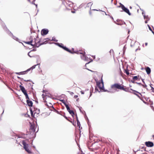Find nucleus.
Here are the masks:
<instances>
[{"label": "nucleus", "instance_id": "36", "mask_svg": "<svg viewBox=\"0 0 154 154\" xmlns=\"http://www.w3.org/2000/svg\"><path fill=\"white\" fill-rule=\"evenodd\" d=\"M52 108H53L54 109V110L56 112H57V113H59V112H58V111H57V110L56 109H55L54 108V107H53V106H52Z\"/></svg>", "mask_w": 154, "mask_h": 154}, {"label": "nucleus", "instance_id": "53", "mask_svg": "<svg viewBox=\"0 0 154 154\" xmlns=\"http://www.w3.org/2000/svg\"><path fill=\"white\" fill-rule=\"evenodd\" d=\"M82 108L81 107H80L79 108V109L81 111V109H82Z\"/></svg>", "mask_w": 154, "mask_h": 154}, {"label": "nucleus", "instance_id": "49", "mask_svg": "<svg viewBox=\"0 0 154 154\" xmlns=\"http://www.w3.org/2000/svg\"><path fill=\"white\" fill-rule=\"evenodd\" d=\"M35 42V38L33 40V42L32 43V44H34Z\"/></svg>", "mask_w": 154, "mask_h": 154}, {"label": "nucleus", "instance_id": "33", "mask_svg": "<svg viewBox=\"0 0 154 154\" xmlns=\"http://www.w3.org/2000/svg\"><path fill=\"white\" fill-rule=\"evenodd\" d=\"M95 90L96 91H98L99 92H100V91H99V90L97 87H96L95 88Z\"/></svg>", "mask_w": 154, "mask_h": 154}, {"label": "nucleus", "instance_id": "21", "mask_svg": "<svg viewBox=\"0 0 154 154\" xmlns=\"http://www.w3.org/2000/svg\"><path fill=\"white\" fill-rule=\"evenodd\" d=\"M64 50L70 53H73L70 50H69V49H68L66 47H64Z\"/></svg>", "mask_w": 154, "mask_h": 154}, {"label": "nucleus", "instance_id": "58", "mask_svg": "<svg viewBox=\"0 0 154 154\" xmlns=\"http://www.w3.org/2000/svg\"><path fill=\"white\" fill-rule=\"evenodd\" d=\"M142 81H143V82L145 84V82H144V81L143 80V79H142Z\"/></svg>", "mask_w": 154, "mask_h": 154}, {"label": "nucleus", "instance_id": "55", "mask_svg": "<svg viewBox=\"0 0 154 154\" xmlns=\"http://www.w3.org/2000/svg\"><path fill=\"white\" fill-rule=\"evenodd\" d=\"M153 33V34H154V32L152 30V31H151Z\"/></svg>", "mask_w": 154, "mask_h": 154}, {"label": "nucleus", "instance_id": "41", "mask_svg": "<svg viewBox=\"0 0 154 154\" xmlns=\"http://www.w3.org/2000/svg\"><path fill=\"white\" fill-rule=\"evenodd\" d=\"M61 101H62V102L64 104V103H65V101L64 100H61Z\"/></svg>", "mask_w": 154, "mask_h": 154}, {"label": "nucleus", "instance_id": "61", "mask_svg": "<svg viewBox=\"0 0 154 154\" xmlns=\"http://www.w3.org/2000/svg\"><path fill=\"white\" fill-rule=\"evenodd\" d=\"M90 62H88V63H86L85 65H86L87 64H88L89 63H90Z\"/></svg>", "mask_w": 154, "mask_h": 154}, {"label": "nucleus", "instance_id": "7", "mask_svg": "<svg viewBox=\"0 0 154 154\" xmlns=\"http://www.w3.org/2000/svg\"><path fill=\"white\" fill-rule=\"evenodd\" d=\"M65 5L66 7H71L72 6V3L71 2L67 1L65 2Z\"/></svg>", "mask_w": 154, "mask_h": 154}, {"label": "nucleus", "instance_id": "25", "mask_svg": "<svg viewBox=\"0 0 154 154\" xmlns=\"http://www.w3.org/2000/svg\"><path fill=\"white\" fill-rule=\"evenodd\" d=\"M131 89L134 92V94L136 95H137V94H136L137 93H139L140 94H141L140 93H139V92H138V91H135V90H133L132 89Z\"/></svg>", "mask_w": 154, "mask_h": 154}, {"label": "nucleus", "instance_id": "16", "mask_svg": "<svg viewBox=\"0 0 154 154\" xmlns=\"http://www.w3.org/2000/svg\"><path fill=\"white\" fill-rule=\"evenodd\" d=\"M146 70L148 74L149 75L150 74L151 72V69L149 67H147L146 68Z\"/></svg>", "mask_w": 154, "mask_h": 154}, {"label": "nucleus", "instance_id": "5", "mask_svg": "<svg viewBox=\"0 0 154 154\" xmlns=\"http://www.w3.org/2000/svg\"><path fill=\"white\" fill-rule=\"evenodd\" d=\"M22 143L24 146V148L26 151L28 153H31V151L28 148V144H26L24 140L23 141Z\"/></svg>", "mask_w": 154, "mask_h": 154}, {"label": "nucleus", "instance_id": "44", "mask_svg": "<svg viewBox=\"0 0 154 154\" xmlns=\"http://www.w3.org/2000/svg\"><path fill=\"white\" fill-rule=\"evenodd\" d=\"M81 92L82 94H84V93L83 91H81Z\"/></svg>", "mask_w": 154, "mask_h": 154}, {"label": "nucleus", "instance_id": "23", "mask_svg": "<svg viewBox=\"0 0 154 154\" xmlns=\"http://www.w3.org/2000/svg\"><path fill=\"white\" fill-rule=\"evenodd\" d=\"M64 104L65 105L66 107L67 110H69V109H70V108L68 105L66 104V103H64Z\"/></svg>", "mask_w": 154, "mask_h": 154}, {"label": "nucleus", "instance_id": "6", "mask_svg": "<svg viewBox=\"0 0 154 154\" xmlns=\"http://www.w3.org/2000/svg\"><path fill=\"white\" fill-rule=\"evenodd\" d=\"M101 80V82H97V86L98 88H100V91L103 89V83L102 79Z\"/></svg>", "mask_w": 154, "mask_h": 154}, {"label": "nucleus", "instance_id": "15", "mask_svg": "<svg viewBox=\"0 0 154 154\" xmlns=\"http://www.w3.org/2000/svg\"><path fill=\"white\" fill-rule=\"evenodd\" d=\"M54 44L62 48L63 49H64V47H64L63 45L62 44H60L58 43H54Z\"/></svg>", "mask_w": 154, "mask_h": 154}, {"label": "nucleus", "instance_id": "64", "mask_svg": "<svg viewBox=\"0 0 154 154\" xmlns=\"http://www.w3.org/2000/svg\"><path fill=\"white\" fill-rule=\"evenodd\" d=\"M130 9H131V8H132V7H131V6H130Z\"/></svg>", "mask_w": 154, "mask_h": 154}, {"label": "nucleus", "instance_id": "59", "mask_svg": "<svg viewBox=\"0 0 154 154\" xmlns=\"http://www.w3.org/2000/svg\"><path fill=\"white\" fill-rule=\"evenodd\" d=\"M37 111L38 112H39V109H38L37 110ZM39 113V112H38V113Z\"/></svg>", "mask_w": 154, "mask_h": 154}, {"label": "nucleus", "instance_id": "17", "mask_svg": "<svg viewBox=\"0 0 154 154\" xmlns=\"http://www.w3.org/2000/svg\"><path fill=\"white\" fill-rule=\"evenodd\" d=\"M142 14L145 20H149V17L148 15L146 16L145 14H144V13L143 12H142Z\"/></svg>", "mask_w": 154, "mask_h": 154}, {"label": "nucleus", "instance_id": "8", "mask_svg": "<svg viewBox=\"0 0 154 154\" xmlns=\"http://www.w3.org/2000/svg\"><path fill=\"white\" fill-rule=\"evenodd\" d=\"M30 131L31 132H35V126L34 124H32L31 125L30 128Z\"/></svg>", "mask_w": 154, "mask_h": 154}, {"label": "nucleus", "instance_id": "22", "mask_svg": "<svg viewBox=\"0 0 154 154\" xmlns=\"http://www.w3.org/2000/svg\"><path fill=\"white\" fill-rule=\"evenodd\" d=\"M139 76L138 75L133 76L132 79L133 80L135 81L137 80L138 79V77Z\"/></svg>", "mask_w": 154, "mask_h": 154}, {"label": "nucleus", "instance_id": "47", "mask_svg": "<svg viewBox=\"0 0 154 154\" xmlns=\"http://www.w3.org/2000/svg\"><path fill=\"white\" fill-rule=\"evenodd\" d=\"M90 97L91 95H92V93H91V91H90Z\"/></svg>", "mask_w": 154, "mask_h": 154}, {"label": "nucleus", "instance_id": "2", "mask_svg": "<svg viewBox=\"0 0 154 154\" xmlns=\"http://www.w3.org/2000/svg\"><path fill=\"white\" fill-rule=\"evenodd\" d=\"M111 88H115L123 90L125 91H126L124 87L123 86H121V85L119 84H115L111 85Z\"/></svg>", "mask_w": 154, "mask_h": 154}, {"label": "nucleus", "instance_id": "4", "mask_svg": "<svg viewBox=\"0 0 154 154\" xmlns=\"http://www.w3.org/2000/svg\"><path fill=\"white\" fill-rule=\"evenodd\" d=\"M40 40H38L36 38H35V42L33 44V45L36 47H38L40 46L45 44V42L40 44Z\"/></svg>", "mask_w": 154, "mask_h": 154}, {"label": "nucleus", "instance_id": "26", "mask_svg": "<svg viewBox=\"0 0 154 154\" xmlns=\"http://www.w3.org/2000/svg\"><path fill=\"white\" fill-rule=\"evenodd\" d=\"M51 40H52V41H54L56 42H57L58 41V40H57L55 38H54V37H53L52 38V39Z\"/></svg>", "mask_w": 154, "mask_h": 154}, {"label": "nucleus", "instance_id": "40", "mask_svg": "<svg viewBox=\"0 0 154 154\" xmlns=\"http://www.w3.org/2000/svg\"><path fill=\"white\" fill-rule=\"evenodd\" d=\"M134 81L135 80H134L132 79V80H131V81L133 83H136V82H134Z\"/></svg>", "mask_w": 154, "mask_h": 154}, {"label": "nucleus", "instance_id": "34", "mask_svg": "<svg viewBox=\"0 0 154 154\" xmlns=\"http://www.w3.org/2000/svg\"><path fill=\"white\" fill-rule=\"evenodd\" d=\"M147 26L148 27L149 29V30L150 31H152V29L151 28L150 26L149 25H148Z\"/></svg>", "mask_w": 154, "mask_h": 154}, {"label": "nucleus", "instance_id": "27", "mask_svg": "<svg viewBox=\"0 0 154 154\" xmlns=\"http://www.w3.org/2000/svg\"><path fill=\"white\" fill-rule=\"evenodd\" d=\"M26 72V71H24V72H17V73H16V74H18V75H20V73H23V74H25V73Z\"/></svg>", "mask_w": 154, "mask_h": 154}, {"label": "nucleus", "instance_id": "31", "mask_svg": "<svg viewBox=\"0 0 154 154\" xmlns=\"http://www.w3.org/2000/svg\"><path fill=\"white\" fill-rule=\"evenodd\" d=\"M125 73L127 75H129V72L128 70H125Z\"/></svg>", "mask_w": 154, "mask_h": 154}, {"label": "nucleus", "instance_id": "62", "mask_svg": "<svg viewBox=\"0 0 154 154\" xmlns=\"http://www.w3.org/2000/svg\"><path fill=\"white\" fill-rule=\"evenodd\" d=\"M69 92H70V91H69ZM70 94H71H71H73V93L72 92H70Z\"/></svg>", "mask_w": 154, "mask_h": 154}, {"label": "nucleus", "instance_id": "56", "mask_svg": "<svg viewBox=\"0 0 154 154\" xmlns=\"http://www.w3.org/2000/svg\"><path fill=\"white\" fill-rule=\"evenodd\" d=\"M153 33V34H154V32L152 30V31H151Z\"/></svg>", "mask_w": 154, "mask_h": 154}, {"label": "nucleus", "instance_id": "32", "mask_svg": "<svg viewBox=\"0 0 154 154\" xmlns=\"http://www.w3.org/2000/svg\"><path fill=\"white\" fill-rule=\"evenodd\" d=\"M37 62L38 63L40 62V59L39 57H38V58L37 60Z\"/></svg>", "mask_w": 154, "mask_h": 154}, {"label": "nucleus", "instance_id": "18", "mask_svg": "<svg viewBox=\"0 0 154 154\" xmlns=\"http://www.w3.org/2000/svg\"><path fill=\"white\" fill-rule=\"evenodd\" d=\"M77 126H79V128L80 129V127L81 126V125L80 124V122L79 120L78 119L77 117Z\"/></svg>", "mask_w": 154, "mask_h": 154}, {"label": "nucleus", "instance_id": "60", "mask_svg": "<svg viewBox=\"0 0 154 154\" xmlns=\"http://www.w3.org/2000/svg\"><path fill=\"white\" fill-rule=\"evenodd\" d=\"M113 0H111V3H112Z\"/></svg>", "mask_w": 154, "mask_h": 154}, {"label": "nucleus", "instance_id": "29", "mask_svg": "<svg viewBox=\"0 0 154 154\" xmlns=\"http://www.w3.org/2000/svg\"><path fill=\"white\" fill-rule=\"evenodd\" d=\"M25 95V96L26 98V99H27V100H29V98L28 97L27 94H26Z\"/></svg>", "mask_w": 154, "mask_h": 154}, {"label": "nucleus", "instance_id": "46", "mask_svg": "<svg viewBox=\"0 0 154 154\" xmlns=\"http://www.w3.org/2000/svg\"><path fill=\"white\" fill-rule=\"evenodd\" d=\"M148 20H145V23H147V21Z\"/></svg>", "mask_w": 154, "mask_h": 154}, {"label": "nucleus", "instance_id": "9", "mask_svg": "<svg viewBox=\"0 0 154 154\" xmlns=\"http://www.w3.org/2000/svg\"><path fill=\"white\" fill-rule=\"evenodd\" d=\"M145 145L148 147H151L153 146V143L151 142L148 141L145 142Z\"/></svg>", "mask_w": 154, "mask_h": 154}, {"label": "nucleus", "instance_id": "24", "mask_svg": "<svg viewBox=\"0 0 154 154\" xmlns=\"http://www.w3.org/2000/svg\"><path fill=\"white\" fill-rule=\"evenodd\" d=\"M30 112H31V114L32 115H32H33V112H34V113H36V112H35V111H32V110L31 109V108H30Z\"/></svg>", "mask_w": 154, "mask_h": 154}, {"label": "nucleus", "instance_id": "43", "mask_svg": "<svg viewBox=\"0 0 154 154\" xmlns=\"http://www.w3.org/2000/svg\"><path fill=\"white\" fill-rule=\"evenodd\" d=\"M78 97V96L77 95H75L74 96V97L75 98H77Z\"/></svg>", "mask_w": 154, "mask_h": 154}, {"label": "nucleus", "instance_id": "57", "mask_svg": "<svg viewBox=\"0 0 154 154\" xmlns=\"http://www.w3.org/2000/svg\"><path fill=\"white\" fill-rule=\"evenodd\" d=\"M92 57L94 58H95V56H92Z\"/></svg>", "mask_w": 154, "mask_h": 154}, {"label": "nucleus", "instance_id": "14", "mask_svg": "<svg viewBox=\"0 0 154 154\" xmlns=\"http://www.w3.org/2000/svg\"><path fill=\"white\" fill-rule=\"evenodd\" d=\"M39 64V63H38L37 65H34L32 66V67H31L30 68L27 69L26 71V72H28V71H30L31 70H32L33 69H34L35 68L36 66L38 65Z\"/></svg>", "mask_w": 154, "mask_h": 154}, {"label": "nucleus", "instance_id": "37", "mask_svg": "<svg viewBox=\"0 0 154 154\" xmlns=\"http://www.w3.org/2000/svg\"><path fill=\"white\" fill-rule=\"evenodd\" d=\"M142 86L144 88H146V87H147V85H146L145 83L144 84V85H142Z\"/></svg>", "mask_w": 154, "mask_h": 154}, {"label": "nucleus", "instance_id": "20", "mask_svg": "<svg viewBox=\"0 0 154 154\" xmlns=\"http://www.w3.org/2000/svg\"><path fill=\"white\" fill-rule=\"evenodd\" d=\"M92 5V3L91 2H89L86 5V7L90 8V9H91V6Z\"/></svg>", "mask_w": 154, "mask_h": 154}, {"label": "nucleus", "instance_id": "50", "mask_svg": "<svg viewBox=\"0 0 154 154\" xmlns=\"http://www.w3.org/2000/svg\"><path fill=\"white\" fill-rule=\"evenodd\" d=\"M146 46H147V43H145V44Z\"/></svg>", "mask_w": 154, "mask_h": 154}, {"label": "nucleus", "instance_id": "54", "mask_svg": "<svg viewBox=\"0 0 154 154\" xmlns=\"http://www.w3.org/2000/svg\"><path fill=\"white\" fill-rule=\"evenodd\" d=\"M72 13H75V11H72Z\"/></svg>", "mask_w": 154, "mask_h": 154}, {"label": "nucleus", "instance_id": "30", "mask_svg": "<svg viewBox=\"0 0 154 154\" xmlns=\"http://www.w3.org/2000/svg\"><path fill=\"white\" fill-rule=\"evenodd\" d=\"M114 22L115 23H116V24H117L118 25H121L123 24V23H116L115 21H114Z\"/></svg>", "mask_w": 154, "mask_h": 154}, {"label": "nucleus", "instance_id": "19", "mask_svg": "<svg viewBox=\"0 0 154 154\" xmlns=\"http://www.w3.org/2000/svg\"><path fill=\"white\" fill-rule=\"evenodd\" d=\"M69 113L72 116L74 115V112L72 110H71L70 109H69V110H67Z\"/></svg>", "mask_w": 154, "mask_h": 154}, {"label": "nucleus", "instance_id": "1", "mask_svg": "<svg viewBox=\"0 0 154 154\" xmlns=\"http://www.w3.org/2000/svg\"><path fill=\"white\" fill-rule=\"evenodd\" d=\"M118 8H121L122 10V11H124L127 13L129 15H131V13H130L128 9L126 8L123 4L121 3H120V5L117 6Z\"/></svg>", "mask_w": 154, "mask_h": 154}, {"label": "nucleus", "instance_id": "3", "mask_svg": "<svg viewBox=\"0 0 154 154\" xmlns=\"http://www.w3.org/2000/svg\"><path fill=\"white\" fill-rule=\"evenodd\" d=\"M74 53H77L78 54H81V59L82 60H83L85 61H88V60L90 58V57L89 58L88 57H86L85 56V53L84 52V53H82L81 52V51H75Z\"/></svg>", "mask_w": 154, "mask_h": 154}, {"label": "nucleus", "instance_id": "63", "mask_svg": "<svg viewBox=\"0 0 154 154\" xmlns=\"http://www.w3.org/2000/svg\"><path fill=\"white\" fill-rule=\"evenodd\" d=\"M136 95L138 97L140 98V96L138 94H137Z\"/></svg>", "mask_w": 154, "mask_h": 154}, {"label": "nucleus", "instance_id": "38", "mask_svg": "<svg viewBox=\"0 0 154 154\" xmlns=\"http://www.w3.org/2000/svg\"><path fill=\"white\" fill-rule=\"evenodd\" d=\"M103 91L105 92H110V91H109L106 90H103Z\"/></svg>", "mask_w": 154, "mask_h": 154}, {"label": "nucleus", "instance_id": "45", "mask_svg": "<svg viewBox=\"0 0 154 154\" xmlns=\"http://www.w3.org/2000/svg\"><path fill=\"white\" fill-rule=\"evenodd\" d=\"M36 51V49L34 48V49H33L31 51Z\"/></svg>", "mask_w": 154, "mask_h": 154}, {"label": "nucleus", "instance_id": "52", "mask_svg": "<svg viewBox=\"0 0 154 154\" xmlns=\"http://www.w3.org/2000/svg\"><path fill=\"white\" fill-rule=\"evenodd\" d=\"M140 49H139V50H140ZM138 50V48H137V49H136V50H135V51H137Z\"/></svg>", "mask_w": 154, "mask_h": 154}, {"label": "nucleus", "instance_id": "12", "mask_svg": "<svg viewBox=\"0 0 154 154\" xmlns=\"http://www.w3.org/2000/svg\"><path fill=\"white\" fill-rule=\"evenodd\" d=\"M32 37L30 36L29 39L30 40V41L25 42V43L27 44L31 45L32 46H33V44L32 43L33 42V40Z\"/></svg>", "mask_w": 154, "mask_h": 154}, {"label": "nucleus", "instance_id": "28", "mask_svg": "<svg viewBox=\"0 0 154 154\" xmlns=\"http://www.w3.org/2000/svg\"><path fill=\"white\" fill-rule=\"evenodd\" d=\"M13 38L14 39L17 41H18V40L19 39L17 38L15 36H14L13 35Z\"/></svg>", "mask_w": 154, "mask_h": 154}, {"label": "nucleus", "instance_id": "11", "mask_svg": "<svg viewBox=\"0 0 154 154\" xmlns=\"http://www.w3.org/2000/svg\"><path fill=\"white\" fill-rule=\"evenodd\" d=\"M19 87L20 88L22 91L23 92L25 95L27 94L26 90L23 86H21V85H20Z\"/></svg>", "mask_w": 154, "mask_h": 154}, {"label": "nucleus", "instance_id": "48", "mask_svg": "<svg viewBox=\"0 0 154 154\" xmlns=\"http://www.w3.org/2000/svg\"><path fill=\"white\" fill-rule=\"evenodd\" d=\"M45 39L46 40H50V39H49V38H46Z\"/></svg>", "mask_w": 154, "mask_h": 154}, {"label": "nucleus", "instance_id": "10", "mask_svg": "<svg viewBox=\"0 0 154 154\" xmlns=\"http://www.w3.org/2000/svg\"><path fill=\"white\" fill-rule=\"evenodd\" d=\"M48 32V29H42L41 32V34L42 35H47Z\"/></svg>", "mask_w": 154, "mask_h": 154}, {"label": "nucleus", "instance_id": "35", "mask_svg": "<svg viewBox=\"0 0 154 154\" xmlns=\"http://www.w3.org/2000/svg\"><path fill=\"white\" fill-rule=\"evenodd\" d=\"M30 52H29L28 54V55L30 57H32V56H31V54H30Z\"/></svg>", "mask_w": 154, "mask_h": 154}, {"label": "nucleus", "instance_id": "39", "mask_svg": "<svg viewBox=\"0 0 154 154\" xmlns=\"http://www.w3.org/2000/svg\"><path fill=\"white\" fill-rule=\"evenodd\" d=\"M136 83L137 84L139 85H142V84L141 83H138V82H136Z\"/></svg>", "mask_w": 154, "mask_h": 154}, {"label": "nucleus", "instance_id": "51", "mask_svg": "<svg viewBox=\"0 0 154 154\" xmlns=\"http://www.w3.org/2000/svg\"><path fill=\"white\" fill-rule=\"evenodd\" d=\"M88 69V70H89V71H91V72H93V71H92V70H89V69Z\"/></svg>", "mask_w": 154, "mask_h": 154}, {"label": "nucleus", "instance_id": "42", "mask_svg": "<svg viewBox=\"0 0 154 154\" xmlns=\"http://www.w3.org/2000/svg\"><path fill=\"white\" fill-rule=\"evenodd\" d=\"M24 81H25V82H30V80H24Z\"/></svg>", "mask_w": 154, "mask_h": 154}, {"label": "nucleus", "instance_id": "13", "mask_svg": "<svg viewBox=\"0 0 154 154\" xmlns=\"http://www.w3.org/2000/svg\"><path fill=\"white\" fill-rule=\"evenodd\" d=\"M26 102L29 106L30 107L32 106L33 103L32 101H30L29 100H27Z\"/></svg>", "mask_w": 154, "mask_h": 154}]
</instances>
